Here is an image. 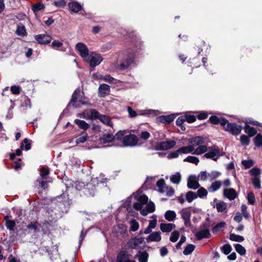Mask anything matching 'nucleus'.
Instances as JSON below:
<instances>
[{
	"mask_svg": "<svg viewBox=\"0 0 262 262\" xmlns=\"http://www.w3.org/2000/svg\"><path fill=\"white\" fill-rule=\"evenodd\" d=\"M142 192L141 189H139L135 194V199L137 201L133 205V207L137 210H140V213L146 216L149 213H151L155 210V204L148 201V197L142 194Z\"/></svg>",
	"mask_w": 262,
	"mask_h": 262,
	"instance_id": "1",
	"label": "nucleus"
},
{
	"mask_svg": "<svg viewBox=\"0 0 262 262\" xmlns=\"http://www.w3.org/2000/svg\"><path fill=\"white\" fill-rule=\"evenodd\" d=\"M123 55V60L117 61L114 64L115 69L119 70H124L127 69L134 60V53L128 51H124L121 53Z\"/></svg>",
	"mask_w": 262,
	"mask_h": 262,
	"instance_id": "2",
	"label": "nucleus"
},
{
	"mask_svg": "<svg viewBox=\"0 0 262 262\" xmlns=\"http://www.w3.org/2000/svg\"><path fill=\"white\" fill-rule=\"evenodd\" d=\"M126 130H120L115 135L117 139L122 138V142L125 146H134L137 145L138 138L135 135L129 134L125 135Z\"/></svg>",
	"mask_w": 262,
	"mask_h": 262,
	"instance_id": "3",
	"label": "nucleus"
},
{
	"mask_svg": "<svg viewBox=\"0 0 262 262\" xmlns=\"http://www.w3.org/2000/svg\"><path fill=\"white\" fill-rule=\"evenodd\" d=\"M83 95L84 94L82 92H81L79 89H76L72 96V99L69 104V106L72 105L74 107H79V103L86 105L92 106L90 103L83 100Z\"/></svg>",
	"mask_w": 262,
	"mask_h": 262,
	"instance_id": "4",
	"label": "nucleus"
},
{
	"mask_svg": "<svg viewBox=\"0 0 262 262\" xmlns=\"http://www.w3.org/2000/svg\"><path fill=\"white\" fill-rule=\"evenodd\" d=\"M249 173L251 176V181L256 189L261 188L260 174L261 173L260 169L256 167H253L249 171Z\"/></svg>",
	"mask_w": 262,
	"mask_h": 262,
	"instance_id": "5",
	"label": "nucleus"
},
{
	"mask_svg": "<svg viewBox=\"0 0 262 262\" xmlns=\"http://www.w3.org/2000/svg\"><path fill=\"white\" fill-rule=\"evenodd\" d=\"M127 245L131 249H142L145 247V243L143 237H135L129 240Z\"/></svg>",
	"mask_w": 262,
	"mask_h": 262,
	"instance_id": "6",
	"label": "nucleus"
},
{
	"mask_svg": "<svg viewBox=\"0 0 262 262\" xmlns=\"http://www.w3.org/2000/svg\"><path fill=\"white\" fill-rule=\"evenodd\" d=\"M102 182L101 181H100L98 178L92 180L84 188V193L87 195L94 196L96 191L95 185H98Z\"/></svg>",
	"mask_w": 262,
	"mask_h": 262,
	"instance_id": "7",
	"label": "nucleus"
},
{
	"mask_svg": "<svg viewBox=\"0 0 262 262\" xmlns=\"http://www.w3.org/2000/svg\"><path fill=\"white\" fill-rule=\"evenodd\" d=\"M207 151L208 152L204 155V157L207 159H212L214 161H216L218 158L222 155V152L220 149L216 146L209 147L208 149H207Z\"/></svg>",
	"mask_w": 262,
	"mask_h": 262,
	"instance_id": "8",
	"label": "nucleus"
},
{
	"mask_svg": "<svg viewBox=\"0 0 262 262\" xmlns=\"http://www.w3.org/2000/svg\"><path fill=\"white\" fill-rule=\"evenodd\" d=\"M88 58V60L84 61L88 62L92 67L99 65L103 60V58L100 54L94 52L90 53Z\"/></svg>",
	"mask_w": 262,
	"mask_h": 262,
	"instance_id": "9",
	"label": "nucleus"
},
{
	"mask_svg": "<svg viewBox=\"0 0 262 262\" xmlns=\"http://www.w3.org/2000/svg\"><path fill=\"white\" fill-rule=\"evenodd\" d=\"M176 144L174 140H168L161 142H157L154 148L156 150H165L173 148Z\"/></svg>",
	"mask_w": 262,
	"mask_h": 262,
	"instance_id": "10",
	"label": "nucleus"
},
{
	"mask_svg": "<svg viewBox=\"0 0 262 262\" xmlns=\"http://www.w3.org/2000/svg\"><path fill=\"white\" fill-rule=\"evenodd\" d=\"M224 128L226 131L231 133L233 135L239 134L242 129L241 125H237L235 123L227 122Z\"/></svg>",
	"mask_w": 262,
	"mask_h": 262,
	"instance_id": "11",
	"label": "nucleus"
},
{
	"mask_svg": "<svg viewBox=\"0 0 262 262\" xmlns=\"http://www.w3.org/2000/svg\"><path fill=\"white\" fill-rule=\"evenodd\" d=\"M76 49L84 60L88 59V58L90 53L88 47L84 43L82 42L77 43L76 46Z\"/></svg>",
	"mask_w": 262,
	"mask_h": 262,
	"instance_id": "12",
	"label": "nucleus"
},
{
	"mask_svg": "<svg viewBox=\"0 0 262 262\" xmlns=\"http://www.w3.org/2000/svg\"><path fill=\"white\" fill-rule=\"evenodd\" d=\"M199 180V178L196 176H190L187 179V186L188 188L194 190L199 188L200 186Z\"/></svg>",
	"mask_w": 262,
	"mask_h": 262,
	"instance_id": "13",
	"label": "nucleus"
},
{
	"mask_svg": "<svg viewBox=\"0 0 262 262\" xmlns=\"http://www.w3.org/2000/svg\"><path fill=\"white\" fill-rule=\"evenodd\" d=\"M130 254L125 250L120 251L117 254L116 262H136L130 259Z\"/></svg>",
	"mask_w": 262,
	"mask_h": 262,
	"instance_id": "14",
	"label": "nucleus"
},
{
	"mask_svg": "<svg viewBox=\"0 0 262 262\" xmlns=\"http://www.w3.org/2000/svg\"><path fill=\"white\" fill-rule=\"evenodd\" d=\"M35 39L40 44H48L52 39L50 35L43 34L35 35Z\"/></svg>",
	"mask_w": 262,
	"mask_h": 262,
	"instance_id": "15",
	"label": "nucleus"
},
{
	"mask_svg": "<svg viewBox=\"0 0 262 262\" xmlns=\"http://www.w3.org/2000/svg\"><path fill=\"white\" fill-rule=\"evenodd\" d=\"M180 214L181 215L182 218L184 220V225L189 227L191 225L190 223V216H191V212L190 211L187 210L186 209H183L180 211Z\"/></svg>",
	"mask_w": 262,
	"mask_h": 262,
	"instance_id": "16",
	"label": "nucleus"
},
{
	"mask_svg": "<svg viewBox=\"0 0 262 262\" xmlns=\"http://www.w3.org/2000/svg\"><path fill=\"white\" fill-rule=\"evenodd\" d=\"M111 92L110 86L103 83L99 85L98 89V95L100 97H104L110 94Z\"/></svg>",
	"mask_w": 262,
	"mask_h": 262,
	"instance_id": "17",
	"label": "nucleus"
},
{
	"mask_svg": "<svg viewBox=\"0 0 262 262\" xmlns=\"http://www.w3.org/2000/svg\"><path fill=\"white\" fill-rule=\"evenodd\" d=\"M204 142V138L201 136L193 137L188 140V142L190 144V146H193V148L201 145Z\"/></svg>",
	"mask_w": 262,
	"mask_h": 262,
	"instance_id": "18",
	"label": "nucleus"
},
{
	"mask_svg": "<svg viewBox=\"0 0 262 262\" xmlns=\"http://www.w3.org/2000/svg\"><path fill=\"white\" fill-rule=\"evenodd\" d=\"M209 121L213 124H220L222 126L225 127L228 122L227 120L224 118H218L216 116H211L209 118Z\"/></svg>",
	"mask_w": 262,
	"mask_h": 262,
	"instance_id": "19",
	"label": "nucleus"
},
{
	"mask_svg": "<svg viewBox=\"0 0 262 262\" xmlns=\"http://www.w3.org/2000/svg\"><path fill=\"white\" fill-rule=\"evenodd\" d=\"M223 193L224 195L230 200H233L237 196L236 191L233 188L225 189Z\"/></svg>",
	"mask_w": 262,
	"mask_h": 262,
	"instance_id": "20",
	"label": "nucleus"
},
{
	"mask_svg": "<svg viewBox=\"0 0 262 262\" xmlns=\"http://www.w3.org/2000/svg\"><path fill=\"white\" fill-rule=\"evenodd\" d=\"M70 11L74 13H78L82 9V6L76 1H72L68 4Z\"/></svg>",
	"mask_w": 262,
	"mask_h": 262,
	"instance_id": "21",
	"label": "nucleus"
},
{
	"mask_svg": "<svg viewBox=\"0 0 262 262\" xmlns=\"http://www.w3.org/2000/svg\"><path fill=\"white\" fill-rule=\"evenodd\" d=\"M197 239L201 240L204 238H208L210 236V231L208 229L201 230L195 233Z\"/></svg>",
	"mask_w": 262,
	"mask_h": 262,
	"instance_id": "22",
	"label": "nucleus"
},
{
	"mask_svg": "<svg viewBox=\"0 0 262 262\" xmlns=\"http://www.w3.org/2000/svg\"><path fill=\"white\" fill-rule=\"evenodd\" d=\"M161 239L160 233L157 231L150 233L147 238V242H159Z\"/></svg>",
	"mask_w": 262,
	"mask_h": 262,
	"instance_id": "23",
	"label": "nucleus"
},
{
	"mask_svg": "<svg viewBox=\"0 0 262 262\" xmlns=\"http://www.w3.org/2000/svg\"><path fill=\"white\" fill-rule=\"evenodd\" d=\"M175 227V225L172 223H161L160 224V229L163 232H169Z\"/></svg>",
	"mask_w": 262,
	"mask_h": 262,
	"instance_id": "24",
	"label": "nucleus"
},
{
	"mask_svg": "<svg viewBox=\"0 0 262 262\" xmlns=\"http://www.w3.org/2000/svg\"><path fill=\"white\" fill-rule=\"evenodd\" d=\"M194 148L193 146L190 145L188 146H183L178 149V152H179L180 154H188L193 152Z\"/></svg>",
	"mask_w": 262,
	"mask_h": 262,
	"instance_id": "25",
	"label": "nucleus"
},
{
	"mask_svg": "<svg viewBox=\"0 0 262 262\" xmlns=\"http://www.w3.org/2000/svg\"><path fill=\"white\" fill-rule=\"evenodd\" d=\"M174 119V116L173 115L168 116H161L159 117L160 122L163 123H169L171 122Z\"/></svg>",
	"mask_w": 262,
	"mask_h": 262,
	"instance_id": "26",
	"label": "nucleus"
},
{
	"mask_svg": "<svg viewBox=\"0 0 262 262\" xmlns=\"http://www.w3.org/2000/svg\"><path fill=\"white\" fill-rule=\"evenodd\" d=\"M222 182L221 181H216L212 183L208 188V190L210 192H215L219 190L222 186Z\"/></svg>",
	"mask_w": 262,
	"mask_h": 262,
	"instance_id": "27",
	"label": "nucleus"
},
{
	"mask_svg": "<svg viewBox=\"0 0 262 262\" xmlns=\"http://www.w3.org/2000/svg\"><path fill=\"white\" fill-rule=\"evenodd\" d=\"M207 151V147L206 145H203L202 144L199 146L195 149L194 148L192 154L196 155H200L205 153Z\"/></svg>",
	"mask_w": 262,
	"mask_h": 262,
	"instance_id": "28",
	"label": "nucleus"
},
{
	"mask_svg": "<svg viewBox=\"0 0 262 262\" xmlns=\"http://www.w3.org/2000/svg\"><path fill=\"white\" fill-rule=\"evenodd\" d=\"M74 122L80 128L84 130H86L90 126L89 124L83 120L75 119Z\"/></svg>",
	"mask_w": 262,
	"mask_h": 262,
	"instance_id": "29",
	"label": "nucleus"
},
{
	"mask_svg": "<svg viewBox=\"0 0 262 262\" xmlns=\"http://www.w3.org/2000/svg\"><path fill=\"white\" fill-rule=\"evenodd\" d=\"M99 120L104 124L108 126H113V123L111 121L110 118L104 115H101L99 118Z\"/></svg>",
	"mask_w": 262,
	"mask_h": 262,
	"instance_id": "30",
	"label": "nucleus"
},
{
	"mask_svg": "<svg viewBox=\"0 0 262 262\" xmlns=\"http://www.w3.org/2000/svg\"><path fill=\"white\" fill-rule=\"evenodd\" d=\"M164 216L167 221H173L176 217V213L174 211L168 210L165 213Z\"/></svg>",
	"mask_w": 262,
	"mask_h": 262,
	"instance_id": "31",
	"label": "nucleus"
},
{
	"mask_svg": "<svg viewBox=\"0 0 262 262\" xmlns=\"http://www.w3.org/2000/svg\"><path fill=\"white\" fill-rule=\"evenodd\" d=\"M197 198L198 195H196V194L192 191H189L187 192L185 194L186 200L188 203L192 202L194 200L196 199Z\"/></svg>",
	"mask_w": 262,
	"mask_h": 262,
	"instance_id": "32",
	"label": "nucleus"
},
{
	"mask_svg": "<svg viewBox=\"0 0 262 262\" xmlns=\"http://www.w3.org/2000/svg\"><path fill=\"white\" fill-rule=\"evenodd\" d=\"M170 180L173 184H179L181 180L180 173L177 172L174 174L172 175L170 177Z\"/></svg>",
	"mask_w": 262,
	"mask_h": 262,
	"instance_id": "33",
	"label": "nucleus"
},
{
	"mask_svg": "<svg viewBox=\"0 0 262 262\" xmlns=\"http://www.w3.org/2000/svg\"><path fill=\"white\" fill-rule=\"evenodd\" d=\"M114 138H116L114 137L111 134H104L103 136L100 138V141L103 143H106L107 142H110L113 140Z\"/></svg>",
	"mask_w": 262,
	"mask_h": 262,
	"instance_id": "34",
	"label": "nucleus"
},
{
	"mask_svg": "<svg viewBox=\"0 0 262 262\" xmlns=\"http://www.w3.org/2000/svg\"><path fill=\"white\" fill-rule=\"evenodd\" d=\"M157 186L159 189V191L161 193L165 192V183L163 179H160L157 182Z\"/></svg>",
	"mask_w": 262,
	"mask_h": 262,
	"instance_id": "35",
	"label": "nucleus"
},
{
	"mask_svg": "<svg viewBox=\"0 0 262 262\" xmlns=\"http://www.w3.org/2000/svg\"><path fill=\"white\" fill-rule=\"evenodd\" d=\"M138 257L139 262H147L148 257V254L146 252H139L136 257Z\"/></svg>",
	"mask_w": 262,
	"mask_h": 262,
	"instance_id": "36",
	"label": "nucleus"
},
{
	"mask_svg": "<svg viewBox=\"0 0 262 262\" xmlns=\"http://www.w3.org/2000/svg\"><path fill=\"white\" fill-rule=\"evenodd\" d=\"M245 132L250 137L254 136L257 133L256 129L254 127H251L248 124L245 125Z\"/></svg>",
	"mask_w": 262,
	"mask_h": 262,
	"instance_id": "37",
	"label": "nucleus"
},
{
	"mask_svg": "<svg viewBox=\"0 0 262 262\" xmlns=\"http://www.w3.org/2000/svg\"><path fill=\"white\" fill-rule=\"evenodd\" d=\"M195 246L193 244H189L186 246L183 251V254L185 255L190 254L194 250Z\"/></svg>",
	"mask_w": 262,
	"mask_h": 262,
	"instance_id": "38",
	"label": "nucleus"
},
{
	"mask_svg": "<svg viewBox=\"0 0 262 262\" xmlns=\"http://www.w3.org/2000/svg\"><path fill=\"white\" fill-rule=\"evenodd\" d=\"M198 195V197L200 198H204L207 196L208 194L207 190L204 187H199V189L197 191V193H196Z\"/></svg>",
	"mask_w": 262,
	"mask_h": 262,
	"instance_id": "39",
	"label": "nucleus"
},
{
	"mask_svg": "<svg viewBox=\"0 0 262 262\" xmlns=\"http://www.w3.org/2000/svg\"><path fill=\"white\" fill-rule=\"evenodd\" d=\"M229 238L231 241L238 242H242L244 240V238L243 236L239 235H236L234 233H231L230 234Z\"/></svg>",
	"mask_w": 262,
	"mask_h": 262,
	"instance_id": "40",
	"label": "nucleus"
},
{
	"mask_svg": "<svg viewBox=\"0 0 262 262\" xmlns=\"http://www.w3.org/2000/svg\"><path fill=\"white\" fill-rule=\"evenodd\" d=\"M184 162H188L189 163H191L194 164L195 165H198L199 162V159L198 158L194 156H188L185 159H184Z\"/></svg>",
	"mask_w": 262,
	"mask_h": 262,
	"instance_id": "41",
	"label": "nucleus"
},
{
	"mask_svg": "<svg viewBox=\"0 0 262 262\" xmlns=\"http://www.w3.org/2000/svg\"><path fill=\"white\" fill-rule=\"evenodd\" d=\"M216 207L218 212H222L226 209L227 204L224 202H221L216 204Z\"/></svg>",
	"mask_w": 262,
	"mask_h": 262,
	"instance_id": "42",
	"label": "nucleus"
},
{
	"mask_svg": "<svg viewBox=\"0 0 262 262\" xmlns=\"http://www.w3.org/2000/svg\"><path fill=\"white\" fill-rule=\"evenodd\" d=\"M16 33L18 35L24 36L26 33L25 26L23 25H18L16 30Z\"/></svg>",
	"mask_w": 262,
	"mask_h": 262,
	"instance_id": "43",
	"label": "nucleus"
},
{
	"mask_svg": "<svg viewBox=\"0 0 262 262\" xmlns=\"http://www.w3.org/2000/svg\"><path fill=\"white\" fill-rule=\"evenodd\" d=\"M62 46L63 42L62 41L54 40L51 43V47L55 50H59V49L62 48Z\"/></svg>",
	"mask_w": 262,
	"mask_h": 262,
	"instance_id": "44",
	"label": "nucleus"
},
{
	"mask_svg": "<svg viewBox=\"0 0 262 262\" xmlns=\"http://www.w3.org/2000/svg\"><path fill=\"white\" fill-rule=\"evenodd\" d=\"M236 251L241 255H244L246 253L245 248L240 244L234 245Z\"/></svg>",
	"mask_w": 262,
	"mask_h": 262,
	"instance_id": "45",
	"label": "nucleus"
},
{
	"mask_svg": "<svg viewBox=\"0 0 262 262\" xmlns=\"http://www.w3.org/2000/svg\"><path fill=\"white\" fill-rule=\"evenodd\" d=\"M47 180V179H38L37 182L38 183V186L43 189L47 188L48 184Z\"/></svg>",
	"mask_w": 262,
	"mask_h": 262,
	"instance_id": "46",
	"label": "nucleus"
},
{
	"mask_svg": "<svg viewBox=\"0 0 262 262\" xmlns=\"http://www.w3.org/2000/svg\"><path fill=\"white\" fill-rule=\"evenodd\" d=\"M225 226V223H224V222H221V223L217 224L212 228L213 232L216 233L220 231L223 230Z\"/></svg>",
	"mask_w": 262,
	"mask_h": 262,
	"instance_id": "47",
	"label": "nucleus"
},
{
	"mask_svg": "<svg viewBox=\"0 0 262 262\" xmlns=\"http://www.w3.org/2000/svg\"><path fill=\"white\" fill-rule=\"evenodd\" d=\"M89 112L90 117V119H99L101 115L97 111L94 109L90 110Z\"/></svg>",
	"mask_w": 262,
	"mask_h": 262,
	"instance_id": "48",
	"label": "nucleus"
},
{
	"mask_svg": "<svg viewBox=\"0 0 262 262\" xmlns=\"http://www.w3.org/2000/svg\"><path fill=\"white\" fill-rule=\"evenodd\" d=\"M49 174V170L42 167L40 170V178L38 179H47L48 176Z\"/></svg>",
	"mask_w": 262,
	"mask_h": 262,
	"instance_id": "49",
	"label": "nucleus"
},
{
	"mask_svg": "<svg viewBox=\"0 0 262 262\" xmlns=\"http://www.w3.org/2000/svg\"><path fill=\"white\" fill-rule=\"evenodd\" d=\"M179 236L180 232L175 230L171 233L169 239L171 242L174 243L177 241Z\"/></svg>",
	"mask_w": 262,
	"mask_h": 262,
	"instance_id": "50",
	"label": "nucleus"
},
{
	"mask_svg": "<svg viewBox=\"0 0 262 262\" xmlns=\"http://www.w3.org/2000/svg\"><path fill=\"white\" fill-rule=\"evenodd\" d=\"M208 175L210 178V181H213L221 175V172L217 171H212L210 173H208Z\"/></svg>",
	"mask_w": 262,
	"mask_h": 262,
	"instance_id": "51",
	"label": "nucleus"
},
{
	"mask_svg": "<svg viewBox=\"0 0 262 262\" xmlns=\"http://www.w3.org/2000/svg\"><path fill=\"white\" fill-rule=\"evenodd\" d=\"M130 230L133 231H136L139 228V224L136 220H132L130 222Z\"/></svg>",
	"mask_w": 262,
	"mask_h": 262,
	"instance_id": "52",
	"label": "nucleus"
},
{
	"mask_svg": "<svg viewBox=\"0 0 262 262\" xmlns=\"http://www.w3.org/2000/svg\"><path fill=\"white\" fill-rule=\"evenodd\" d=\"M153 136L154 137V138L158 141L162 140L165 137V135L164 134H163L162 132L158 131L154 132L153 134Z\"/></svg>",
	"mask_w": 262,
	"mask_h": 262,
	"instance_id": "53",
	"label": "nucleus"
},
{
	"mask_svg": "<svg viewBox=\"0 0 262 262\" xmlns=\"http://www.w3.org/2000/svg\"><path fill=\"white\" fill-rule=\"evenodd\" d=\"M247 200L248 203L251 205H253L255 202V198L253 192H250L247 194Z\"/></svg>",
	"mask_w": 262,
	"mask_h": 262,
	"instance_id": "54",
	"label": "nucleus"
},
{
	"mask_svg": "<svg viewBox=\"0 0 262 262\" xmlns=\"http://www.w3.org/2000/svg\"><path fill=\"white\" fill-rule=\"evenodd\" d=\"M221 250L225 254L227 255L231 252L232 248L230 245L225 244L221 247Z\"/></svg>",
	"mask_w": 262,
	"mask_h": 262,
	"instance_id": "55",
	"label": "nucleus"
},
{
	"mask_svg": "<svg viewBox=\"0 0 262 262\" xmlns=\"http://www.w3.org/2000/svg\"><path fill=\"white\" fill-rule=\"evenodd\" d=\"M241 211L242 212V214L243 216L246 219H248L249 217V213L247 211V207L245 204H243L241 206Z\"/></svg>",
	"mask_w": 262,
	"mask_h": 262,
	"instance_id": "56",
	"label": "nucleus"
},
{
	"mask_svg": "<svg viewBox=\"0 0 262 262\" xmlns=\"http://www.w3.org/2000/svg\"><path fill=\"white\" fill-rule=\"evenodd\" d=\"M242 164L243 165L245 168L247 169L253 165L254 161L252 160H243L242 162Z\"/></svg>",
	"mask_w": 262,
	"mask_h": 262,
	"instance_id": "57",
	"label": "nucleus"
},
{
	"mask_svg": "<svg viewBox=\"0 0 262 262\" xmlns=\"http://www.w3.org/2000/svg\"><path fill=\"white\" fill-rule=\"evenodd\" d=\"M255 145L257 147H260L262 145V136L260 134H258L254 138Z\"/></svg>",
	"mask_w": 262,
	"mask_h": 262,
	"instance_id": "58",
	"label": "nucleus"
},
{
	"mask_svg": "<svg viewBox=\"0 0 262 262\" xmlns=\"http://www.w3.org/2000/svg\"><path fill=\"white\" fill-rule=\"evenodd\" d=\"M24 147H25V149L26 150H29L31 148V145L28 142V140L27 138H25L23 142L21 143V145H20V148L21 149H23Z\"/></svg>",
	"mask_w": 262,
	"mask_h": 262,
	"instance_id": "59",
	"label": "nucleus"
},
{
	"mask_svg": "<svg viewBox=\"0 0 262 262\" xmlns=\"http://www.w3.org/2000/svg\"><path fill=\"white\" fill-rule=\"evenodd\" d=\"M45 7V6L42 3H37L34 4L32 7V10L34 12H36L41 10H42Z\"/></svg>",
	"mask_w": 262,
	"mask_h": 262,
	"instance_id": "60",
	"label": "nucleus"
},
{
	"mask_svg": "<svg viewBox=\"0 0 262 262\" xmlns=\"http://www.w3.org/2000/svg\"><path fill=\"white\" fill-rule=\"evenodd\" d=\"M208 173H207L205 171H202L199 174L197 177L199 178V180L204 181L209 177Z\"/></svg>",
	"mask_w": 262,
	"mask_h": 262,
	"instance_id": "61",
	"label": "nucleus"
},
{
	"mask_svg": "<svg viewBox=\"0 0 262 262\" xmlns=\"http://www.w3.org/2000/svg\"><path fill=\"white\" fill-rule=\"evenodd\" d=\"M6 225L8 229L13 231L14 227L15 226V222L13 220H8L6 221Z\"/></svg>",
	"mask_w": 262,
	"mask_h": 262,
	"instance_id": "62",
	"label": "nucleus"
},
{
	"mask_svg": "<svg viewBox=\"0 0 262 262\" xmlns=\"http://www.w3.org/2000/svg\"><path fill=\"white\" fill-rule=\"evenodd\" d=\"M103 80L112 83H116L117 80L109 75L104 76Z\"/></svg>",
	"mask_w": 262,
	"mask_h": 262,
	"instance_id": "63",
	"label": "nucleus"
},
{
	"mask_svg": "<svg viewBox=\"0 0 262 262\" xmlns=\"http://www.w3.org/2000/svg\"><path fill=\"white\" fill-rule=\"evenodd\" d=\"M241 142L243 145H247L249 143V139L246 135H242L241 137Z\"/></svg>",
	"mask_w": 262,
	"mask_h": 262,
	"instance_id": "64",
	"label": "nucleus"
}]
</instances>
